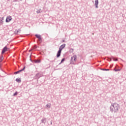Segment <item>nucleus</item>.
<instances>
[{"mask_svg":"<svg viewBox=\"0 0 126 126\" xmlns=\"http://www.w3.org/2000/svg\"><path fill=\"white\" fill-rule=\"evenodd\" d=\"M110 110L111 113H118L120 110V105L118 103H113L110 107Z\"/></svg>","mask_w":126,"mask_h":126,"instance_id":"f257e3e1","label":"nucleus"},{"mask_svg":"<svg viewBox=\"0 0 126 126\" xmlns=\"http://www.w3.org/2000/svg\"><path fill=\"white\" fill-rule=\"evenodd\" d=\"M65 48V44H62L59 47V51L57 54V58H60L61 57V54H62V51Z\"/></svg>","mask_w":126,"mask_h":126,"instance_id":"f03ea898","label":"nucleus"},{"mask_svg":"<svg viewBox=\"0 0 126 126\" xmlns=\"http://www.w3.org/2000/svg\"><path fill=\"white\" fill-rule=\"evenodd\" d=\"M76 59H77V56L76 55H74L71 57L70 64H75V63L76 62Z\"/></svg>","mask_w":126,"mask_h":126,"instance_id":"7ed1b4c3","label":"nucleus"},{"mask_svg":"<svg viewBox=\"0 0 126 126\" xmlns=\"http://www.w3.org/2000/svg\"><path fill=\"white\" fill-rule=\"evenodd\" d=\"M35 36L37 39H38L37 43L38 44H41L43 40H42V36L40 34H35Z\"/></svg>","mask_w":126,"mask_h":126,"instance_id":"20e7f679","label":"nucleus"},{"mask_svg":"<svg viewBox=\"0 0 126 126\" xmlns=\"http://www.w3.org/2000/svg\"><path fill=\"white\" fill-rule=\"evenodd\" d=\"M12 20V18H11V16H8L6 18L5 22H6V23H8V22H10V21H11Z\"/></svg>","mask_w":126,"mask_h":126,"instance_id":"39448f33","label":"nucleus"},{"mask_svg":"<svg viewBox=\"0 0 126 126\" xmlns=\"http://www.w3.org/2000/svg\"><path fill=\"white\" fill-rule=\"evenodd\" d=\"M7 51V46H5V47L2 49L1 55H3V54H4V53H5V52H6Z\"/></svg>","mask_w":126,"mask_h":126,"instance_id":"423d86ee","label":"nucleus"},{"mask_svg":"<svg viewBox=\"0 0 126 126\" xmlns=\"http://www.w3.org/2000/svg\"><path fill=\"white\" fill-rule=\"evenodd\" d=\"M99 4V1L98 0H95L94 1V6L95 8H98V4Z\"/></svg>","mask_w":126,"mask_h":126,"instance_id":"0eeeda50","label":"nucleus"},{"mask_svg":"<svg viewBox=\"0 0 126 126\" xmlns=\"http://www.w3.org/2000/svg\"><path fill=\"white\" fill-rule=\"evenodd\" d=\"M42 124H46V122H47V119L46 118H43L41 121Z\"/></svg>","mask_w":126,"mask_h":126,"instance_id":"6e6552de","label":"nucleus"},{"mask_svg":"<svg viewBox=\"0 0 126 126\" xmlns=\"http://www.w3.org/2000/svg\"><path fill=\"white\" fill-rule=\"evenodd\" d=\"M33 63H41V60H33Z\"/></svg>","mask_w":126,"mask_h":126,"instance_id":"1a4fd4ad","label":"nucleus"},{"mask_svg":"<svg viewBox=\"0 0 126 126\" xmlns=\"http://www.w3.org/2000/svg\"><path fill=\"white\" fill-rule=\"evenodd\" d=\"M51 106H52V104L51 103H48L46 105V109H50L51 108Z\"/></svg>","mask_w":126,"mask_h":126,"instance_id":"9d476101","label":"nucleus"},{"mask_svg":"<svg viewBox=\"0 0 126 126\" xmlns=\"http://www.w3.org/2000/svg\"><path fill=\"white\" fill-rule=\"evenodd\" d=\"M35 78H37V79H39L40 77H41V76L40 75L39 73H37L35 76Z\"/></svg>","mask_w":126,"mask_h":126,"instance_id":"9b49d317","label":"nucleus"},{"mask_svg":"<svg viewBox=\"0 0 126 126\" xmlns=\"http://www.w3.org/2000/svg\"><path fill=\"white\" fill-rule=\"evenodd\" d=\"M16 81L17 82H18V83H20V82H21V78H17L16 79Z\"/></svg>","mask_w":126,"mask_h":126,"instance_id":"f8f14e48","label":"nucleus"},{"mask_svg":"<svg viewBox=\"0 0 126 126\" xmlns=\"http://www.w3.org/2000/svg\"><path fill=\"white\" fill-rule=\"evenodd\" d=\"M21 71H22L21 69L19 70H18L17 71L15 72L14 73V74H18V73H20V72H21Z\"/></svg>","mask_w":126,"mask_h":126,"instance_id":"ddd939ff","label":"nucleus"},{"mask_svg":"<svg viewBox=\"0 0 126 126\" xmlns=\"http://www.w3.org/2000/svg\"><path fill=\"white\" fill-rule=\"evenodd\" d=\"M101 70H103V71H109V70H110V69L101 68Z\"/></svg>","mask_w":126,"mask_h":126,"instance_id":"4468645a","label":"nucleus"},{"mask_svg":"<svg viewBox=\"0 0 126 126\" xmlns=\"http://www.w3.org/2000/svg\"><path fill=\"white\" fill-rule=\"evenodd\" d=\"M112 59H113V61H114V62H118V59L115 58L114 57H112Z\"/></svg>","mask_w":126,"mask_h":126,"instance_id":"2eb2a0df","label":"nucleus"},{"mask_svg":"<svg viewBox=\"0 0 126 126\" xmlns=\"http://www.w3.org/2000/svg\"><path fill=\"white\" fill-rule=\"evenodd\" d=\"M18 94V92H15V93L13 94V96H17Z\"/></svg>","mask_w":126,"mask_h":126,"instance_id":"dca6fc26","label":"nucleus"},{"mask_svg":"<svg viewBox=\"0 0 126 126\" xmlns=\"http://www.w3.org/2000/svg\"><path fill=\"white\" fill-rule=\"evenodd\" d=\"M64 61H65V59L63 58L62 59L61 62V63H63V62H64Z\"/></svg>","mask_w":126,"mask_h":126,"instance_id":"f3484780","label":"nucleus"},{"mask_svg":"<svg viewBox=\"0 0 126 126\" xmlns=\"http://www.w3.org/2000/svg\"><path fill=\"white\" fill-rule=\"evenodd\" d=\"M73 51H74V50H73V48H71V49H70V50H69V52H70V53H73Z\"/></svg>","mask_w":126,"mask_h":126,"instance_id":"a211bd4d","label":"nucleus"},{"mask_svg":"<svg viewBox=\"0 0 126 126\" xmlns=\"http://www.w3.org/2000/svg\"><path fill=\"white\" fill-rule=\"evenodd\" d=\"M114 70H115L116 72H117V71H120L121 69L115 68V69H114Z\"/></svg>","mask_w":126,"mask_h":126,"instance_id":"6ab92c4d","label":"nucleus"},{"mask_svg":"<svg viewBox=\"0 0 126 126\" xmlns=\"http://www.w3.org/2000/svg\"><path fill=\"white\" fill-rule=\"evenodd\" d=\"M37 13H41V9H39V10H38L36 11Z\"/></svg>","mask_w":126,"mask_h":126,"instance_id":"aec40b11","label":"nucleus"},{"mask_svg":"<svg viewBox=\"0 0 126 126\" xmlns=\"http://www.w3.org/2000/svg\"><path fill=\"white\" fill-rule=\"evenodd\" d=\"M30 61H31V62H32V63H34V61L32 60V59H31V56H30Z\"/></svg>","mask_w":126,"mask_h":126,"instance_id":"412c9836","label":"nucleus"},{"mask_svg":"<svg viewBox=\"0 0 126 126\" xmlns=\"http://www.w3.org/2000/svg\"><path fill=\"white\" fill-rule=\"evenodd\" d=\"M33 49H37V45H35L33 46Z\"/></svg>","mask_w":126,"mask_h":126,"instance_id":"4be33fe9","label":"nucleus"},{"mask_svg":"<svg viewBox=\"0 0 126 126\" xmlns=\"http://www.w3.org/2000/svg\"><path fill=\"white\" fill-rule=\"evenodd\" d=\"M2 60H3V56H0V60L2 61Z\"/></svg>","mask_w":126,"mask_h":126,"instance_id":"5701e85b","label":"nucleus"},{"mask_svg":"<svg viewBox=\"0 0 126 126\" xmlns=\"http://www.w3.org/2000/svg\"><path fill=\"white\" fill-rule=\"evenodd\" d=\"M25 67H26V66H24V67L23 68V69H21V70H22V71H23L24 70H25Z\"/></svg>","mask_w":126,"mask_h":126,"instance_id":"b1692460","label":"nucleus"},{"mask_svg":"<svg viewBox=\"0 0 126 126\" xmlns=\"http://www.w3.org/2000/svg\"><path fill=\"white\" fill-rule=\"evenodd\" d=\"M3 21L2 20H1V19H0V24H2Z\"/></svg>","mask_w":126,"mask_h":126,"instance_id":"393cba45","label":"nucleus"},{"mask_svg":"<svg viewBox=\"0 0 126 126\" xmlns=\"http://www.w3.org/2000/svg\"><path fill=\"white\" fill-rule=\"evenodd\" d=\"M112 58H109V62H112Z\"/></svg>","mask_w":126,"mask_h":126,"instance_id":"a878e982","label":"nucleus"},{"mask_svg":"<svg viewBox=\"0 0 126 126\" xmlns=\"http://www.w3.org/2000/svg\"><path fill=\"white\" fill-rule=\"evenodd\" d=\"M63 43H65V40L64 39L62 40Z\"/></svg>","mask_w":126,"mask_h":126,"instance_id":"bb28decb","label":"nucleus"},{"mask_svg":"<svg viewBox=\"0 0 126 126\" xmlns=\"http://www.w3.org/2000/svg\"><path fill=\"white\" fill-rule=\"evenodd\" d=\"M51 63H55V60L51 61Z\"/></svg>","mask_w":126,"mask_h":126,"instance_id":"cd10ccee","label":"nucleus"},{"mask_svg":"<svg viewBox=\"0 0 126 126\" xmlns=\"http://www.w3.org/2000/svg\"><path fill=\"white\" fill-rule=\"evenodd\" d=\"M1 20H2V21H3V17H2Z\"/></svg>","mask_w":126,"mask_h":126,"instance_id":"c85d7f7f","label":"nucleus"},{"mask_svg":"<svg viewBox=\"0 0 126 126\" xmlns=\"http://www.w3.org/2000/svg\"><path fill=\"white\" fill-rule=\"evenodd\" d=\"M110 67H111V68L113 67V65H110Z\"/></svg>","mask_w":126,"mask_h":126,"instance_id":"c756f323","label":"nucleus"},{"mask_svg":"<svg viewBox=\"0 0 126 126\" xmlns=\"http://www.w3.org/2000/svg\"><path fill=\"white\" fill-rule=\"evenodd\" d=\"M19 32V30L17 31V33H18Z\"/></svg>","mask_w":126,"mask_h":126,"instance_id":"7c9ffc66","label":"nucleus"},{"mask_svg":"<svg viewBox=\"0 0 126 126\" xmlns=\"http://www.w3.org/2000/svg\"><path fill=\"white\" fill-rule=\"evenodd\" d=\"M60 64H62V63H59V65H60Z\"/></svg>","mask_w":126,"mask_h":126,"instance_id":"2f4dec72","label":"nucleus"},{"mask_svg":"<svg viewBox=\"0 0 126 126\" xmlns=\"http://www.w3.org/2000/svg\"><path fill=\"white\" fill-rule=\"evenodd\" d=\"M31 51H32V50H29V52H30Z\"/></svg>","mask_w":126,"mask_h":126,"instance_id":"473e14b6","label":"nucleus"},{"mask_svg":"<svg viewBox=\"0 0 126 126\" xmlns=\"http://www.w3.org/2000/svg\"><path fill=\"white\" fill-rule=\"evenodd\" d=\"M51 124L52 125V122H51Z\"/></svg>","mask_w":126,"mask_h":126,"instance_id":"72a5a7b5","label":"nucleus"},{"mask_svg":"<svg viewBox=\"0 0 126 126\" xmlns=\"http://www.w3.org/2000/svg\"><path fill=\"white\" fill-rule=\"evenodd\" d=\"M15 1H17V0H15Z\"/></svg>","mask_w":126,"mask_h":126,"instance_id":"f704fd0d","label":"nucleus"}]
</instances>
